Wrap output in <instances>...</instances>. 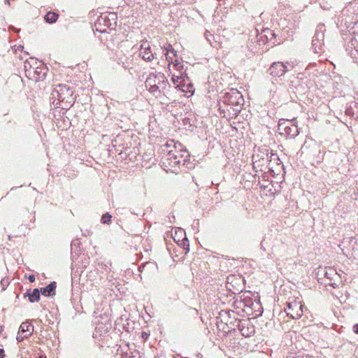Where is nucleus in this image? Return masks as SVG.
<instances>
[{
    "label": "nucleus",
    "instance_id": "25",
    "mask_svg": "<svg viewBox=\"0 0 358 358\" xmlns=\"http://www.w3.org/2000/svg\"><path fill=\"white\" fill-rule=\"evenodd\" d=\"M4 357V350L2 348H0V358H3Z\"/></svg>",
    "mask_w": 358,
    "mask_h": 358
},
{
    "label": "nucleus",
    "instance_id": "8",
    "mask_svg": "<svg viewBox=\"0 0 358 358\" xmlns=\"http://www.w3.org/2000/svg\"><path fill=\"white\" fill-rule=\"evenodd\" d=\"M287 71V66L281 62H273L268 69L269 74L273 77H280Z\"/></svg>",
    "mask_w": 358,
    "mask_h": 358
},
{
    "label": "nucleus",
    "instance_id": "31",
    "mask_svg": "<svg viewBox=\"0 0 358 358\" xmlns=\"http://www.w3.org/2000/svg\"><path fill=\"white\" fill-rule=\"evenodd\" d=\"M6 3H9V0H5Z\"/></svg>",
    "mask_w": 358,
    "mask_h": 358
},
{
    "label": "nucleus",
    "instance_id": "18",
    "mask_svg": "<svg viewBox=\"0 0 358 358\" xmlns=\"http://www.w3.org/2000/svg\"><path fill=\"white\" fill-rule=\"evenodd\" d=\"M145 86L151 93L155 94L160 92V86L159 85H156L155 84L153 85V83H152L150 85H145Z\"/></svg>",
    "mask_w": 358,
    "mask_h": 358
},
{
    "label": "nucleus",
    "instance_id": "14",
    "mask_svg": "<svg viewBox=\"0 0 358 358\" xmlns=\"http://www.w3.org/2000/svg\"><path fill=\"white\" fill-rule=\"evenodd\" d=\"M29 296V301L31 303L38 301L40 300V296H41L40 292H39L38 289H37V288L34 289L31 293H29V292L26 293L24 294V296Z\"/></svg>",
    "mask_w": 358,
    "mask_h": 358
},
{
    "label": "nucleus",
    "instance_id": "23",
    "mask_svg": "<svg viewBox=\"0 0 358 358\" xmlns=\"http://www.w3.org/2000/svg\"><path fill=\"white\" fill-rule=\"evenodd\" d=\"M28 279L29 280V282H33L35 281V277L34 275H30L29 277H28Z\"/></svg>",
    "mask_w": 358,
    "mask_h": 358
},
{
    "label": "nucleus",
    "instance_id": "21",
    "mask_svg": "<svg viewBox=\"0 0 358 358\" xmlns=\"http://www.w3.org/2000/svg\"><path fill=\"white\" fill-rule=\"evenodd\" d=\"M1 285L2 286V289L4 290L6 288V286L8 285V279H2L1 280Z\"/></svg>",
    "mask_w": 358,
    "mask_h": 358
},
{
    "label": "nucleus",
    "instance_id": "5",
    "mask_svg": "<svg viewBox=\"0 0 358 358\" xmlns=\"http://www.w3.org/2000/svg\"><path fill=\"white\" fill-rule=\"evenodd\" d=\"M145 85H150L153 83V85L160 86V88L165 89L169 85L168 80L164 76L163 73H150L148 78L145 80Z\"/></svg>",
    "mask_w": 358,
    "mask_h": 358
},
{
    "label": "nucleus",
    "instance_id": "9",
    "mask_svg": "<svg viewBox=\"0 0 358 358\" xmlns=\"http://www.w3.org/2000/svg\"><path fill=\"white\" fill-rule=\"evenodd\" d=\"M139 55L145 60L148 62L152 61L155 58V54L151 51L149 43L142 41L140 47Z\"/></svg>",
    "mask_w": 358,
    "mask_h": 358
},
{
    "label": "nucleus",
    "instance_id": "33",
    "mask_svg": "<svg viewBox=\"0 0 358 358\" xmlns=\"http://www.w3.org/2000/svg\"><path fill=\"white\" fill-rule=\"evenodd\" d=\"M357 51H358V49H357Z\"/></svg>",
    "mask_w": 358,
    "mask_h": 358
},
{
    "label": "nucleus",
    "instance_id": "4",
    "mask_svg": "<svg viewBox=\"0 0 358 358\" xmlns=\"http://www.w3.org/2000/svg\"><path fill=\"white\" fill-rule=\"evenodd\" d=\"M53 96L57 94V99L59 101H69L73 95V91L68 88L66 85H59L53 91Z\"/></svg>",
    "mask_w": 358,
    "mask_h": 358
},
{
    "label": "nucleus",
    "instance_id": "3",
    "mask_svg": "<svg viewBox=\"0 0 358 358\" xmlns=\"http://www.w3.org/2000/svg\"><path fill=\"white\" fill-rule=\"evenodd\" d=\"M285 310L291 318L299 319L303 315V305L301 301L294 300L287 303Z\"/></svg>",
    "mask_w": 358,
    "mask_h": 358
},
{
    "label": "nucleus",
    "instance_id": "2",
    "mask_svg": "<svg viewBox=\"0 0 358 358\" xmlns=\"http://www.w3.org/2000/svg\"><path fill=\"white\" fill-rule=\"evenodd\" d=\"M117 23V15L115 13H105L100 15V17L97 19L95 25L97 26H103L104 29H99L101 33L106 32V27L110 29H114L115 28Z\"/></svg>",
    "mask_w": 358,
    "mask_h": 358
},
{
    "label": "nucleus",
    "instance_id": "15",
    "mask_svg": "<svg viewBox=\"0 0 358 358\" xmlns=\"http://www.w3.org/2000/svg\"><path fill=\"white\" fill-rule=\"evenodd\" d=\"M58 17L59 15L57 13L50 11L45 15V22L52 24L57 20Z\"/></svg>",
    "mask_w": 358,
    "mask_h": 358
},
{
    "label": "nucleus",
    "instance_id": "16",
    "mask_svg": "<svg viewBox=\"0 0 358 358\" xmlns=\"http://www.w3.org/2000/svg\"><path fill=\"white\" fill-rule=\"evenodd\" d=\"M165 53L167 59H171L170 54H172L173 57L176 56V51L172 48L171 45L169 44L167 47H164Z\"/></svg>",
    "mask_w": 358,
    "mask_h": 358
},
{
    "label": "nucleus",
    "instance_id": "11",
    "mask_svg": "<svg viewBox=\"0 0 358 358\" xmlns=\"http://www.w3.org/2000/svg\"><path fill=\"white\" fill-rule=\"evenodd\" d=\"M19 330L22 334H24L21 338V340H23L24 338H27L33 333L34 326L29 324L28 322H22L20 327Z\"/></svg>",
    "mask_w": 358,
    "mask_h": 358
},
{
    "label": "nucleus",
    "instance_id": "24",
    "mask_svg": "<svg viewBox=\"0 0 358 358\" xmlns=\"http://www.w3.org/2000/svg\"><path fill=\"white\" fill-rule=\"evenodd\" d=\"M353 331L358 334V324H356L353 326Z\"/></svg>",
    "mask_w": 358,
    "mask_h": 358
},
{
    "label": "nucleus",
    "instance_id": "22",
    "mask_svg": "<svg viewBox=\"0 0 358 358\" xmlns=\"http://www.w3.org/2000/svg\"><path fill=\"white\" fill-rule=\"evenodd\" d=\"M181 76H174L173 75L172 76V78H171V80L172 82L174 83V84H176L177 83L179 82V80L181 79Z\"/></svg>",
    "mask_w": 358,
    "mask_h": 358
},
{
    "label": "nucleus",
    "instance_id": "29",
    "mask_svg": "<svg viewBox=\"0 0 358 358\" xmlns=\"http://www.w3.org/2000/svg\"><path fill=\"white\" fill-rule=\"evenodd\" d=\"M178 64H179V63H178V62L176 60V63H175V65H176V66H177V65H178Z\"/></svg>",
    "mask_w": 358,
    "mask_h": 358
},
{
    "label": "nucleus",
    "instance_id": "30",
    "mask_svg": "<svg viewBox=\"0 0 358 358\" xmlns=\"http://www.w3.org/2000/svg\"><path fill=\"white\" fill-rule=\"evenodd\" d=\"M180 232L182 233V234H185V232L183 231H182V230H180Z\"/></svg>",
    "mask_w": 358,
    "mask_h": 358
},
{
    "label": "nucleus",
    "instance_id": "32",
    "mask_svg": "<svg viewBox=\"0 0 358 358\" xmlns=\"http://www.w3.org/2000/svg\"><path fill=\"white\" fill-rule=\"evenodd\" d=\"M39 358H46V357H43V356H41V357H40Z\"/></svg>",
    "mask_w": 358,
    "mask_h": 358
},
{
    "label": "nucleus",
    "instance_id": "6",
    "mask_svg": "<svg viewBox=\"0 0 358 358\" xmlns=\"http://www.w3.org/2000/svg\"><path fill=\"white\" fill-rule=\"evenodd\" d=\"M224 101L232 106L242 105L243 98L240 92L237 90L232 89L230 92H227L224 96Z\"/></svg>",
    "mask_w": 358,
    "mask_h": 358
},
{
    "label": "nucleus",
    "instance_id": "7",
    "mask_svg": "<svg viewBox=\"0 0 358 358\" xmlns=\"http://www.w3.org/2000/svg\"><path fill=\"white\" fill-rule=\"evenodd\" d=\"M293 121H294V120H292V121L280 120L278 124V129L283 131L290 138H294L299 134V130L296 125L292 124L291 126H289L286 124L287 123L289 124Z\"/></svg>",
    "mask_w": 358,
    "mask_h": 358
},
{
    "label": "nucleus",
    "instance_id": "13",
    "mask_svg": "<svg viewBox=\"0 0 358 358\" xmlns=\"http://www.w3.org/2000/svg\"><path fill=\"white\" fill-rule=\"evenodd\" d=\"M56 282H52L45 287L41 289V294L45 296H49L55 294Z\"/></svg>",
    "mask_w": 358,
    "mask_h": 358
},
{
    "label": "nucleus",
    "instance_id": "17",
    "mask_svg": "<svg viewBox=\"0 0 358 358\" xmlns=\"http://www.w3.org/2000/svg\"><path fill=\"white\" fill-rule=\"evenodd\" d=\"M188 153H184V152H177V159L176 161H179V165L182 163L185 164L186 162V158L188 157Z\"/></svg>",
    "mask_w": 358,
    "mask_h": 358
},
{
    "label": "nucleus",
    "instance_id": "12",
    "mask_svg": "<svg viewBox=\"0 0 358 358\" xmlns=\"http://www.w3.org/2000/svg\"><path fill=\"white\" fill-rule=\"evenodd\" d=\"M325 276L330 280H334V282L329 283L330 285H331L334 288L338 287V284L335 282V278H339V276L334 268H329L325 272Z\"/></svg>",
    "mask_w": 358,
    "mask_h": 358
},
{
    "label": "nucleus",
    "instance_id": "1",
    "mask_svg": "<svg viewBox=\"0 0 358 358\" xmlns=\"http://www.w3.org/2000/svg\"><path fill=\"white\" fill-rule=\"evenodd\" d=\"M160 152L162 154V162L166 167H176L179 165V161L177 159V152H184L187 153V150L182 148L180 143H176L173 140L167 141L160 148Z\"/></svg>",
    "mask_w": 358,
    "mask_h": 358
},
{
    "label": "nucleus",
    "instance_id": "26",
    "mask_svg": "<svg viewBox=\"0 0 358 358\" xmlns=\"http://www.w3.org/2000/svg\"><path fill=\"white\" fill-rule=\"evenodd\" d=\"M313 82H311V81H309L308 83H306V87H307L308 88H310V87H313Z\"/></svg>",
    "mask_w": 358,
    "mask_h": 358
},
{
    "label": "nucleus",
    "instance_id": "19",
    "mask_svg": "<svg viewBox=\"0 0 358 358\" xmlns=\"http://www.w3.org/2000/svg\"><path fill=\"white\" fill-rule=\"evenodd\" d=\"M111 217H112V216L108 213H106L103 215V216L101 217V222L103 224H108L111 222Z\"/></svg>",
    "mask_w": 358,
    "mask_h": 358
},
{
    "label": "nucleus",
    "instance_id": "10",
    "mask_svg": "<svg viewBox=\"0 0 358 358\" xmlns=\"http://www.w3.org/2000/svg\"><path fill=\"white\" fill-rule=\"evenodd\" d=\"M238 329L245 337H250L255 334V327L247 321L241 322L238 324Z\"/></svg>",
    "mask_w": 358,
    "mask_h": 358
},
{
    "label": "nucleus",
    "instance_id": "28",
    "mask_svg": "<svg viewBox=\"0 0 358 358\" xmlns=\"http://www.w3.org/2000/svg\"><path fill=\"white\" fill-rule=\"evenodd\" d=\"M142 336H143V338H147L148 336L145 333H143Z\"/></svg>",
    "mask_w": 358,
    "mask_h": 358
},
{
    "label": "nucleus",
    "instance_id": "20",
    "mask_svg": "<svg viewBox=\"0 0 358 358\" xmlns=\"http://www.w3.org/2000/svg\"><path fill=\"white\" fill-rule=\"evenodd\" d=\"M206 40L208 41V42L211 45H213V34H210L209 31H206Z\"/></svg>",
    "mask_w": 358,
    "mask_h": 358
},
{
    "label": "nucleus",
    "instance_id": "27",
    "mask_svg": "<svg viewBox=\"0 0 358 358\" xmlns=\"http://www.w3.org/2000/svg\"><path fill=\"white\" fill-rule=\"evenodd\" d=\"M20 334H22L21 332H20V331H18V334H17V339L20 341H21V338L22 337V336L20 335Z\"/></svg>",
    "mask_w": 358,
    "mask_h": 358
}]
</instances>
